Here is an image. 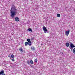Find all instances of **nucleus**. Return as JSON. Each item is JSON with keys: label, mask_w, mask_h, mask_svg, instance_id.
<instances>
[{"label": "nucleus", "mask_w": 75, "mask_h": 75, "mask_svg": "<svg viewBox=\"0 0 75 75\" xmlns=\"http://www.w3.org/2000/svg\"><path fill=\"white\" fill-rule=\"evenodd\" d=\"M15 20L16 21H19V18L18 17H16L15 18Z\"/></svg>", "instance_id": "9"}, {"label": "nucleus", "mask_w": 75, "mask_h": 75, "mask_svg": "<svg viewBox=\"0 0 75 75\" xmlns=\"http://www.w3.org/2000/svg\"><path fill=\"white\" fill-rule=\"evenodd\" d=\"M31 49L32 51H35V47H31Z\"/></svg>", "instance_id": "7"}, {"label": "nucleus", "mask_w": 75, "mask_h": 75, "mask_svg": "<svg viewBox=\"0 0 75 75\" xmlns=\"http://www.w3.org/2000/svg\"><path fill=\"white\" fill-rule=\"evenodd\" d=\"M70 32V30L69 29L68 30L66 31L65 33V34L67 36H68V35H69V32Z\"/></svg>", "instance_id": "3"}, {"label": "nucleus", "mask_w": 75, "mask_h": 75, "mask_svg": "<svg viewBox=\"0 0 75 75\" xmlns=\"http://www.w3.org/2000/svg\"><path fill=\"white\" fill-rule=\"evenodd\" d=\"M12 61H14V59H12Z\"/></svg>", "instance_id": "21"}, {"label": "nucleus", "mask_w": 75, "mask_h": 75, "mask_svg": "<svg viewBox=\"0 0 75 75\" xmlns=\"http://www.w3.org/2000/svg\"><path fill=\"white\" fill-rule=\"evenodd\" d=\"M34 39V38H31V40H33Z\"/></svg>", "instance_id": "19"}, {"label": "nucleus", "mask_w": 75, "mask_h": 75, "mask_svg": "<svg viewBox=\"0 0 75 75\" xmlns=\"http://www.w3.org/2000/svg\"><path fill=\"white\" fill-rule=\"evenodd\" d=\"M8 57H10V56H8Z\"/></svg>", "instance_id": "23"}, {"label": "nucleus", "mask_w": 75, "mask_h": 75, "mask_svg": "<svg viewBox=\"0 0 75 75\" xmlns=\"http://www.w3.org/2000/svg\"><path fill=\"white\" fill-rule=\"evenodd\" d=\"M43 31H44V32L45 33H48V32H47V31H48V30H47V28H46V27L44 26H43Z\"/></svg>", "instance_id": "2"}, {"label": "nucleus", "mask_w": 75, "mask_h": 75, "mask_svg": "<svg viewBox=\"0 0 75 75\" xmlns=\"http://www.w3.org/2000/svg\"><path fill=\"white\" fill-rule=\"evenodd\" d=\"M57 17H60V14H57Z\"/></svg>", "instance_id": "17"}, {"label": "nucleus", "mask_w": 75, "mask_h": 75, "mask_svg": "<svg viewBox=\"0 0 75 75\" xmlns=\"http://www.w3.org/2000/svg\"><path fill=\"white\" fill-rule=\"evenodd\" d=\"M19 50L21 52H23V49L22 48H21L19 49Z\"/></svg>", "instance_id": "13"}, {"label": "nucleus", "mask_w": 75, "mask_h": 75, "mask_svg": "<svg viewBox=\"0 0 75 75\" xmlns=\"http://www.w3.org/2000/svg\"><path fill=\"white\" fill-rule=\"evenodd\" d=\"M11 17L13 18L16 15V14L18 13V12L17 11V10L16 9V8L14 6H13L12 7L11 9Z\"/></svg>", "instance_id": "1"}, {"label": "nucleus", "mask_w": 75, "mask_h": 75, "mask_svg": "<svg viewBox=\"0 0 75 75\" xmlns=\"http://www.w3.org/2000/svg\"><path fill=\"white\" fill-rule=\"evenodd\" d=\"M28 44L30 46V45H30V44H29V43H28V42H25V46H27V45Z\"/></svg>", "instance_id": "5"}, {"label": "nucleus", "mask_w": 75, "mask_h": 75, "mask_svg": "<svg viewBox=\"0 0 75 75\" xmlns=\"http://www.w3.org/2000/svg\"><path fill=\"white\" fill-rule=\"evenodd\" d=\"M73 53H74V54H75V48L73 49Z\"/></svg>", "instance_id": "14"}, {"label": "nucleus", "mask_w": 75, "mask_h": 75, "mask_svg": "<svg viewBox=\"0 0 75 75\" xmlns=\"http://www.w3.org/2000/svg\"><path fill=\"white\" fill-rule=\"evenodd\" d=\"M35 62H37V61H38L37 59H35Z\"/></svg>", "instance_id": "18"}, {"label": "nucleus", "mask_w": 75, "mask_h": 75, "mask_svg": "<svg viewBox=\"0 0 75 75\" xmlns=\"http://www.w3.org/2000/svg\"><path fill=\"white\" fill-rule=\"evenodd\" d=\"M30 62L31 64H33L34 63V62L33 61V60H30Z\"/></svg>", "instance_id": "16"}, {"label": "nucleus", "mask_w": 75, "mask_h": 75, "mask_svg": "<svg viewBox=\"0 0 75 75\" xmlns=\"http://www.w3.org/2000/svg\"><path fill=\"white\" fill-rule=\"evenodd\" d=\"M66 47H69V43H67L66 44Z\"/></svg>", "instance_id": "10"}, {"label": "nucleus", "mask_w": 75, "mask_h": 75, "mask_svg": "<svg viewBox=\"0 0 75 75\" xmlns=\"http://www.w3.org/2000/svg\"><path fill=\"white\" fill-rule=\"evenodd\" d=\"M2 75H5V74H4V73L2 74Z\"/></svg>", "instance_id": "22"}, {"label": "nucleus", "mask_w": 75, "mask_h": 75, "mask_svg": "<svg viewBox=\"0 0 75 75\" xmlns=\"http://www.w3.org/2000/svg\"><path fill=\"white\" fill-rule=\"evenodd\" d=\"M4 74V70H2L0 72V75L2 74Z\"/></svg>", "instance_id": "8"}, {"label": "nucleus", "mask_w": 75, "mask_h": 75, "mask_svg": "<svg viewBox=\"0 0 75 75\" xmlns=\"http://www.w3.org/2000/svg\"><path fill=\"white\" fill-rule=\"evenodd\" d=\"M70 47L71 48H73L74 47H75V46L74 45L72 44V43H71V44H70Z\"/></svg>", "instance_id": "6"}, {"label": "nucleus", "mask_w": 75, "mask_h": 75, "mask_svg": "<svg viewBox=\"0 0 75 75\" xmlns=\"http://www.w3.org/2000/svg\"><path fill=\"white\" fill-rule=\"evenodd\" d=\"M69 48L71 49V50H72V49H73V48H72H72L71 47H69Z\"/></svg>", "instance_id": "20"}, {"label": "nucleus", "mask_w": 75, "mask_h": 75, "mask_svg": "<svg viewBox=\"0 0 75 75\" xmlns=\"http://www.w3.org/2000/svg\"><path fill=\"white\" fill-rule=\"evenodd\" d=\"M30 66V67H31V66Z\"/></svg>", "instance_id": "24"}, {"label": "nucleus", "mask_w": 75, "mask_h": 75, "mask_svg": "<svg viewBox=\"0 0 75 75\" xmlns=\"http://www.w3.org/2000/svg\"><path fill=\"white\" fill-rule=\"evenodd\" d=\"M27 64H28L29 65H30V61L28 60L27 61Z\"/></svg>", "instance_id": "12"}, {"label": "nucleus", "mask_w": 75, "mask_h": 75, "mask_svg": "<svg viewBox=\"0 0 75 75\" xmlns=\"http://www.w3.org/2000/svg\"><path fill=\"white\" fill-rule=\"evenodd\" d=\"M28 31H31V32H33V31L32 30V29L30 28H29L28 29Z\"/></svg>", "instance_id": "11"}, {"label": "nucleus", "mask_w": 75, "mask_h": 75, "mask_svg": "<svg viewBox=\"0 0 75 75\" xmlns=\"http://www.w3.org/2000/svg\"><path fill=\"white\" fill-rule=\"evenodd\" d=\"M31 40L30 39H27V41L29 43V44H30L31 45Z\"/></svg>", "instance_id": "4"}, {"label": "nucleus", "mask_w": 75, "mask_h": 75, "mask_svg": "<svg viewBox=\"0 0 75 75\" xmlns=\"http://www.w3.org/2000/svg\"><path fill=\"white\" fill-rule=\"evenodd\" d=\"M11 58H14V55L13 54H11Z\"/></svg>", "instance_id": "15"}]
</instances>
